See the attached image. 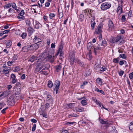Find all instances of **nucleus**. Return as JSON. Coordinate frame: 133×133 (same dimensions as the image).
<instances>
[{"mask_svg":"<svg viewBox=\"0 0 133 133\" xmlns=\"http://www.w3.org/2000/svg\"><path fill=\"white\" fill-rule=\"evenodd\" d=\"M123 37L121 35H118L116 37H112L110 39V42L112 43H116L119 42L121 43L122 42Z\"/></svg>","mask_w":133,"mask_h":133,"instance_id":"obj_1","label":"nucleus"},{"mask_svg":"<svg viewBox=\"0 0 133 133\" xmlns=\"http://www.w3.org/2000/svg\"><path fill=\"white\" fill-rule=\"evenodd\" d=\"M111 4L109 2H107L102 4L101 8V9L106 10L109 9L111 6Z\"/></svg>","mask_w":133,"mask_h":133,"instance_id":"obj_2","label":"nucleus"},{"mask_svg":"<svg viewBox=\"0 0 133 133\" xmlns=\"http://www.w3.org/2000/svg\"><path fill=\"white\" fill-rule=\"evenodd\" d=\"M42 58H38L37 61L36 62V65L37 66H40L39 68L41 70L44 66V63L42 61Z\"/></svg>","mask_w":133,"mask_h":133,"instance_id":"obj_3","label":"nucleus"},{"mask_svg":"<svg viewBox=\"0 0 133 133\" xmlns=\"http://www.w3.org/2000/svg\"><path fill=\"white\" fill-rule=\"evenodd\" d=\"M103 24V23H100L97 28L96 29L95 32V33L97 34H99V33H101L102 32V29Z\"/></svg>","mask_w":133,"mask_h":133,"instance_id":"obj_4","label":"nucleus"},{"mask_svg":"<svg viewBox=\"0 0 133 133\" xmlns=\"http://www.w3.org/2000/svg\"><path fill=\"white\" fill-rule=\"evenodd\" d=\"M93 52L95 54V55L97 53H98L102 48V47H101L99 44L97 45H93Z\"/></svg>","mask_w":133,"mask_h":133,"instance_id":"obj_5","label":"nucleus"},{"mask_svg":"<svg viewBox=\"0 0 133 133\" xmlns=\"http://www.w3.org/2000/svg\"><path fill=\"white\" fill-rule=\"evenodd\" d=\"M39 45L38 44L34 43L29 45L30 51H33L37 49L39 47Z\"/></svg>","mask_w":133,"mask_h":133,"instance_id":"obj_6","label":"nucleus"},{"mask_svg":"<svg viewBox=\"0 0 133 133\" xmlns=\"http://www.w3.org/2000/svg\"><path fill=\"white\" fill-rule=\"evenodd\" d=\"M98 44L102 48H103L107 45V43L106 40L104 39L100 40L98 41Z\"/></svg>","mask_w":133,"mask_h":133,"instance_id":"obj_7","label":"nucleus"},{"mask_svg":"<svg viewBox=\"0 0 133 133\" xmlns=\"http://www.w3.org/2000/svg\"><path fill=\"white\" fill-rule=\"evenodd\" d=\"M63 46L62 45H60L59 46L57 52L55 55V56H57L59 53L60 56H61L63 54V52L62 51Z\"/></svg>","mask_w":133,"mask_h":133,"instance_id":"obj_8","label":"nucleus"},{"mask_svg":"<svg viewBox=\"0 0 133 133\" xmlns=\"http://www.w3.org/2000/svg\"><path fill=\"white\" fill-rule=\"evenodd\" d=\"M60 82L58 80L56 81L54 85V86H55V88L54 89V91H56V93L57 94L58 90L59 89V87L60 85Z\"/></svg>","mask_w":133,"mask_h":133,"instance_id":"obj_9","label":"nucleus"},{"mask_svg":"<svg viewBox=\"0 0 133 133\" xmlns=\"http://www.w3.org/2000/svg\"><path fill=\"white\" fill-rule=\"evenodd\" d=\"M108 25L109 27V29L110 31H112L114 29L115 26L113 22L110 19L108 22Z\"/></svg>","mask_w":133,"mask_h":133,"instance_id":"obj_10","label":"nucleus"},{"mask_svg":"<svg viewBox=\"0 0 133 133\" xmlns=\"http://www.w3.org/2000/svg\"><path fill=\"white\" fill-rule=\"evenodd\" d=\"M46 59L48 61L51 63H53L54 61V57L51 55H48L46 57Z\"/></svg>","mask_w":133,"mask_h":133,"instance_id":"obj_11","label":"nucleus"},{"mask_svg":"<svg viewBox=\"0 0 133 133\" xmlns=\"http://www.w3.org/2000/svg\"><path fill=\"white\" fill-rule=\"evenodd\" d=\"M11 79H12V82L13 84H14L17 80V79L16 78L15 75L14 74H12L10 76Z\"/></svg>","mask_w":133,"mask_h":133,"instance_id":"obj_12","label":"nucleus"},{"mask_svg":"<svg viewBox=\"0 0 133 133\" xmlns=\"http://www.w3.org/2000/svg\"><path fill=\"white\" fill-rule=\"evenodd\" d=\"M34 23V26L35 29H39L42 27L41 25L38 21H35Z\"/></svg>","mask_w":133,"mask_h":133,"instance_id":"obj_13","label":"nucleus"},{"mask_svg":"<svg viewBox=\"0 0 133 133\" xmlns=\"http://www.w3.org/2000/svg\"><path fill=\"white\" fill-rule=\"evenodd\" d=\"M34 42L35 43H39L41 42V40L39 38H38L37 36H35L33 39Z\"/></svg>","mask_w":133,"mask_h":133,"instance_id":"obj_14","label":"nucleus"},{"mask_svg":"<svg viewBox=\"0 0 133 133\" xmlns=\"http://www.w3.org/2000/svg\"><path fill=\"white\" fill-rule=\"evenodd\" d=\"M4 68L3 69V70L2 71L3 74L5 75L8 74L9 73V71L8 70V67L6 66L3 67Z\"/></svg>","mask_w":133,"mask_h":133,"instance_id":"obj_15","label":"nucleus"},{"mask_svg":"<svg viewBox=\"0 0 133 133\" xmlns=\"http://www.w3.org/2000/svg\"><path fill=\"white\" fill-rule=\"evenodd\" d=\"M76 62H77L81 66V67H84V64L83 62L78 59H76Z\"/></svg>","mask_w":133,"mask_h":133,"instance_id":"obj_16","label":"nucleus"},{"mask_svg":"<svg viewBox=\"0 0 133 133\" xmlns=\"http://www.w3.org/2000/svg\"><path fill=\"white\" fill-rule=\"evenodd\" d=\"M38 58V57H37L33 55L29 58L28 61L31 62H33L35 60L37 59Z\"/></svg>","mask_w":133,"mask_h":133,"instance_id":"obj_17","label":"nucleus"},{"mask_svg":"<svg viewBox=\"0 0 133 133\" xmlns=\"http://www.w3.org/2000/svg\"><path fill=\"white\" fill-rule=\"evenodd\" d=\"M22 50L24 52H26L30 50L29 45L28 46H24L22 48Z\"/></svg>","mask_w":133,"mask_h":133,"instance_id":"obj_18","label":"nucleus"},{"mask_svg":"<svg viewBox=\"0 0 133 133\" xmlns=\"http://www.w3.org/2000/svg\"><path fill=\"white\" fill-rule=\"evenodd\" d=\"M87 49H90V50L91 51L93 49V46H92L91 43V42L88 43L87 44Z\"/></svg>","mask_w":133,"mask_h":133,"instance_id":"obj_19","label":"nucleus"},{"mask_svg":"<svg viewBox=\"0 0 133 133\" xmlns=\"http://www.w3.org/2000/svg\"><path fill=\"white\" fill-rule=\"evenodd\" d=\"M75 109L76 111L78 112L83 111L84 110V109L81 107H76L75 108Z\"/></svg>","mask_w":133,"mask_h":133,"instance_id":"obj_20","label":"nucleus"},{"mask_svg":"<svg viewBox=\"0 0 133 133\" xmlns=\"http://www.w3.org/2000/svg\"><path fill=\"white\" fill-rule=\"evenodd\" d=\"M46 100L50 102H52V98L51 95H47L46 97Z\"/></svg>","mask_w":133,"mask_h":133,"instance_id":"obj_21","label":"nucleus"},{"mask_svg":"<svg viewBox=\"0 0 133 133\" xmlns=\"http://www.w3.org/2000/svg\"><path fill=\"white\" fill-rule=\"evenodd\" d=\"M121 3H118V6L117 8V13L120 10H122V4Z\"/></svg>","mask_w":133,"mask_h":133,"instance_id":"obj_22","label":"nucleus"},{"mask_svg":"<svg viewBox=\"0 0 133 133\" xmlns=\"http://www.w3.org/2000/svg\"><path fill=\"white\" fill-rule=\"evenodd\" d=\"M12 45V42L10 40H8L6 43V46L7 48H10Z\"/></svg>","mask_w":133,"mask_h":133,"instance_id":"obj_23","label":"nucleus"},{"mask_svg":"<svg viewBox=\"0 0 133 133\" xmlns=\"http://www.w3.org/2000/svg\"><path fill=\"white\" fill-rule=\"evenodd\" d=\"M61 68L62 66L61 65H57L55 67L56 71L57 72H59L61 70Z\"/></svg>","mask_w":133,"mask_h":133,"instance_id":"obj_24","label":"nucleus"},{"mask_svg":"<svg viewBox=\"0 0 133 133\" xmlns=\"http://www.w3.org/2000/svg\"><path fill=\"white\" fill-rule=\"evenodd\" d=\"M34 29L31 27H29L28 28L27 31L29 34L31 35L33 32Z\"/></svg>","mask_w":133,"mask_h":133,"instance_id":"obj_25","label":"nucleus"},{"mask_svg":"<svg viewBox=\"0 0 133 133\" xmlns=\"http://www.w3.org/2000/svg\"><path fill=\"white\" fill-rule=\"evenodd\" d=\"M39 72L40 74H44L45 75H47L48 74V73H47V71L43 69L39 71Z\"/></svg>","mask_w":133,"mask_h":133,"instance_id":"obj_26","label":"nucleus"},{"mask_svg":"<svg viewBox=\"0 0 133 133\" xmlns=\"http://www.w3.org/2000/svg\"><path fill=\"white\" fill-rule=\"evenodd\" d=\"M91 11V10L88 9H86L85 10H84V11L85 14V15L87 13V14H90Z\"/></svg>","mask_w":133,"mask_h":133,"instance_id":"obj_27","label":"nucleus"},{"mask_svg":"<svg viewBox=\"0 0 133 133\" xmlns=\"http://www.w3.org/2000/svg\"><path fill=\"white\" fill-rule=\"evenodd\" d=\"M129 129L132 131H133V122L130 123L129 127Z\"/></svg>","mask_w":133,"mask_h":133,"instance_id":"obj_28","label":"nucleus"},{"mask_svg":"<svg viewBox=\"0 0 133 133\" xmlns=\"http://www.w3.org/2000/svg\"><path fill=\"white\" fill-rule=\"evenodd\" d=\"M120 60L119 57H118L116 58H114L113 60V62L115 63H118Z\"/></svg>","mask_w":133,"mask_h":133,"instance_id":"obj_29","label":"nucleus"},{"mask_svg":"<svg viewBox=\"0 0 133 133\" xmlns=\"http://www.w3.org/2000/svg\"><path fill=\"white\" fill-rule=\"evenodd\" d=\"M84 16L83 14H81L79 16V21L81 22H82L84 20Z\"/></svg>","mask_w":133,"mask_h":133,"instance_id":"obj_30","label":"nucleus"},{"mask_svg":"<svg viewBox=\"0 0 133 133\" xmlns=\"http://www.w3.org/2000/svg\"><path fill=\"white\" fill-rule=\"evenodd\" d=\"M126 15H123L121 18V21L122 22H124L126 21V18L125 17Z\"/></svg>","mask_w":133,"mask_h":133,"instance_id":"obj_31","label":"nucleus"},{"mask_svg":"<svg viewBox=\"0 0 133 133\" xmlns=\"http://www.w3.org/2000/svg\"><path fill=\"white\" fill-rule=\"evenodd\" d=\"M99 121L102 124H109L108 122L106 121H105L103 119H101L99 120Z\"/></svg>","mask_w":133,"mask_h":133,"instance_id":"obj_32","label":"nucleus"},{"mask_svg":"<svg viewBox=\"0 0 133 133\" xmlns=\"http://www.w3.org/2000/svg\"><path fill=\"white\" fill-rule=\"evenodd\" d=\"M53 85V84L51 81H49L48 82V85L49 88L52 87Z\"/></svg>","mask_w":133,"mask_h":133,"instance_id":"obj_33","label":"nucleus"},{"mask_svg":"<svg viewBox=\"0 0 133 133\" xmlns=\"http://www.w3.org/2000/svg\"><path fill=\"white\" fill-rule=\"evenodd\" d=\"M81 103L83 106H84L87 104V101L85 100H82L81 102Z\"/></svg>","mask_w":133,"mask_h":133,"instance_id":"obj_34","label":"nucleus"},{"mask_svg":"<svg viewBox=\"0 0 133 133\" xmlns=\"http://www.w3.org/2000/svg\"><path fill=\"white\" fill-rule=\"evenodd\" d=\"M91 73L90 71H89L88 70H86L84 75L85 76H87L90 75Z\"/></svg>","mask_w":133,"mask_h":133,"instance_id":"obj_35","label":"nucleus"},{"mask_svg":"<svg viewBox=\"0 0 133 133\" xmlns=\"http://www.w3.org/2000/svg\"><path fill=\"white\" fill-rule=\"evenodd\" d=\"M127 57L126 55L124 54H121L119 55V58L123 59H125Z\"/></svg>","mask_w":133,"mask_h":133,"instance_id":"obj_36","label":"nucleus"},{"mask_svg":"<svg viewBox=\"0 0 133 133\" xmlns=\"http://www.w3.org/2000/svg\"><path fill=\"white\" fill-rule=\"evenodd\" d=\"M11 3H9L4 6V8H6L8 9L10 7H11Z\"/></svg>","mask_w":133,"mask_h":133,"instance_id":"obj_37","label":"nucleus"},{"mask_svg":"<svg viewBox=\"0 0 133 133\" xmlns=\"http://www.w3.org/2000/svg\"><path fill=\"white\" fill-rule=\"evenodd\" d=\"M96 81L98 83L102 84V79L99 78H97Z\"/></svg>","mask_w":133,"mask_h":133,"instance_id":"obj_38","label":"nucleus"},{"mask_svg":"<svg viewBox=\"0 0 133 133\" xmlns=\"http://www.w3.org/2000/svg\"><path fill=\"white\" fill-rule=\"evenodd\" d=\"M76 59H75L73 57H71L70 58V63L71 64H73V62H75L76 63Z\"/></svg>","mask_w":133,"mask_h":133,"instance_id":"obj_39","label":"nucleus"},{"mask_svg":"<svg viewBox=\"0 0 133 133\" xmlns=\"http://www.w3.org/2000/svg\"><path fill=\"white\" fill-rule=\"evenodd\" d=\"M50 18L51 19H53V18L55 16V15L53 13H51L49 15Z\"/></svg>","mask_w":133,"mask_h":133,"instance_id":"obj_40","label":"nucleus"},{"mask_svg":"<svg viewBox=\"0 0 133 133\" xmlns=\"http://www.w3.org/2000/svg\"><path fill=\"white\" fill-rule=\"evenodd\" d=\"M95 24L96 23L95 22L91 23V26L92 30H93L94 29Z\"/></svg>","mask_w":133,"mask_h":133,"instance_id":"obj_41","label":"nucleus"},{"mask_svg":"<svg viewBox=\"0 0 133 133\" xmlns=\"http://www.w3.org/2000/svg\"><path fill=\"white\" fill-rule=\"evenodd\" d=\"M75 103H70L68 104V106L71 108H72L74 107H75Z\"/></svg>","mask_w":133,"mask_h":133,"instance_id":"obj_42","label":"nucleus"},{"mask_svg":"<svg viewBox=\"0 0 133 133\" xmlns=\"http://www.w3.org/2000/svg\"><path fill=\"white\" fill-rule=\"evenodd\" d=\"M25 12L24 10L23 9L21 10L19 14V15L21 16H23V15L24 14Z\"/></svg>","mask_w":133,"mask_h":133,"instance_id":"obj_43","label":"nucleus"},{"mask_svg":"<svg viewBox=\"0 0 133 133\" xmlns=\"http://www.w3.org/2000/svg\"><path fill=\"white\" fill-rule=\"evenodd\" d=\"M88 83L87 82L85 81L83 82V84L81 85V87L82 88H84V86L87 84Z\"/></svg>","mask_w":133,"mask_h":133,"instance_id":"obj_44","label":"nucleus"},{"mask_svg":"<svg viewBox=\"0 0 133 133\" xmlns=\"http://www.w3.org/2000/svg\"><path fill=\"white\" fill-rule=\"evenodd\" d=\"M11 5L12 6V8L13 9H14L15 10H16L17 6L15 3H13L12 4V5Z\"/></svg>","mask_w":133,"mask_h":133,"instance_id":"obj_45","label":"nucleus"},{"mask_svg":"<svg viewBox=\"0 0 133 133\" xmlns=\"http://www.w3.org/2000/svg\"><path fill=\"white\" fill-rule=\"evenodd\" d=\"M36 125L34 124H33V126L32 128V131H34L36 129Z\"/></svg>","mask_w":133,"mask_h":133,"instance_id":"obj_46","label":"nucleus"},{"mask_svg":"<svg viewBox=\"0 0 133 133\" xmlns=\"http://www.w3.org/2000/svg\"><path fill=\"white\" fill-rule=\"evenodd\" d=\"M26 34L25 33H23L21 36V37H22L23 39L25 38L26 37Z\"/></svg>","mask_w":133,"mask_h":133,"instance_id":"obj_47","label":"nucleus"},{"mask_svg":"<svg viewBox=\"0 0 133 133\" xmlns=\"http://www.w3.org/2000/svg\"><path fill=\"white\" fill-rule=\"evenodd\" d=\"M106 69V68H105V67L103 66L101 67L100 68V70H99L102 71H105Z\"/></svg>","mask_w":133,"mask_h":133,"instance_id":"obj_48","label":"nucleus"},{"mask_svg":"<svg viewBox=\"0 0 133 133\" xmlns=\"http://www.w3.org/2000/svg\"><path fill=\"white\" fill-rule=\"evenodd\" d=\"M19 70V67H15L14 70V71L15 72H17Z\"/></svg>","mask_w":133,"mask_h":133,"instance_id":"obj_49","label":"nucleus"},{"mask_svg":"<svg viewBox=\"0 0 133 133\" xmlns=\"http://www.w3.org/2000/svg\"><path fill=\"white\" fill-rule=\"evenodd\" d=\"M129 78L130 79H132L133 78V72L130 73L129 74Z\"/></svg>","mask_w":133,"mask_h":133,"instance_id":"obj_50","label":"nucleus"},{"mask_svg":"<svg viewBox=\"0 0 133 133\" xmlns=\"http://www.w3.org/2000/svg\"><path fill=\"white\" fill-rule=\"evenodd\" d=\"M48 65H49L48 64H46L44 65V66L45 67L43 69H44V70H48L49 69V68L47 67Z\"/></svg>","mask_w":133,"mask_h":133,"instance_id":"obj_51","label":"nucleus"},{"mask_svg":"<svg viewBox=\"0 0 133 133\" xmlns=\"http://www.w3.org/2000/svg\"><path fill=\"white\" fill-rule=\"evenodd\" d=\"M8 108V107H7L6 108H5L3 109L1 111V112L3 114H4L5 113V111H6L7 109Z\"/></svg>","mask_w":133,"mask_h":133,"instance_id":"obj_52","label":"nucleus"},{"mask_svg":"<svg viewBox=\"0 0 133 133\" xmlns=\"http://www.w3.org/2000/svg\"><path fill=\"white\" fill-rule=\"evenodd\" d=\"M77 116V114H71L70 115H69V118H70V116L71 117H76Z\"/></svg>","mask_w":133,"mask_h":133,"instance_id":"obj_53","label":"nucleus"},{"mask_svg":"<svg viewBox=\"0 0 133 133\" xmlns=\"http://www.w3.org/2000/svg\"><path fill=\"white\" fill-rule=\"evenodd\" d=\"M63 12H60L59 14V18H62L63 16Z\"/></svg>","mask_w":133,"mask_h":133,"instance_id":"obj_54","label":"nucleus"},{"mask_svg":"<svg viewBox=\"0 0 133 133\" xmlns=\"http://www.w3.org/2000/svg\"><path fill=\"white\" fill-rule=\"evenodd\" d=\"M119 64L121 65H122L124 64V60H121L119 62Z\"/></svg>","mask_w":133,"mask_h":133,"instance_id":"obj_55","label":"nucleus"},{"mask_svg":"<svg viewBox=\"0 0 133 133\" xmlns=\"http://www.w3.org/2000/svg\"><path fill=\"white\" fill-rule=\"evenodd\" d=\"M124 71H123L121 70L119 73V75L120 76H122L123 74Z\"/></svg>","mask_w":133,"mask_h":133,"instance_id":"obj_56","label":"nucleus"},{"mask_svg":"<svg viewBox=\"0 0 133 133\" xmlns=\"http://www.w3.org/2000/svg\"><path fill=\"white\" fill-rule=\"evenodd\" d=\"M25 22L26 25L28 26H30V23L29 21L28 20H26L25 21Z\"/></svg>","mask_w":133,"mask_h":133,"instance_id":"obj_57","label":"nucleus"},{"mask_svg":"<svg viewBox=\"0 0 133 133\" xmlns=\"http://www.w3.org/2000/svg\"><path fill=\"white\" fill-rule=\"evenodd\" d=\"M95 17L94 16H92V18L91 19V23L95 22Z\"/></svg>","mask_w":133,"mask_h":133,"instance_id":"obj_58","label":"nucleus"},{"mask_svg":"<svg viewBox=\"0 0 133 133\" xmlns=\"http://www.w3.org/2000/svg\"><path fill=\"white\" fill-rule=\"evenodd\" d=\"M99 35L98 36V38L99 39V40H100L101 39H102V36L101 33H99Z\"/></svg>","mask_w":133,"mask_h":133,"instance_id":"obj_59","label":"nucleus"},{"mask_svg":"<svg viewBox=\"0 0 133 133\" xmlns=\"http://www.w3.org/2000/svg\"><path fill=\"white\" fill-rule=\"evenodd\" d=\"M68 131L66 130H65V129H63L62 130V131L61 132V133H68Z\"/></svg>","mask_w":133,"mask_h":133,"instance_id":"obj_60","label":"nucleus"},{"mask_svg":"<svg viewBox=\"0 0 133 133\" xmlns=\"http://www.w3.org/2000/svg\"><path fill=\"white\" fill-rule=\"evenodd\" d=\"M55 43H52L51 44V48H55Z\"/></svg>","mask_w":133,"mask_h":133,"instance_id":"obj_61","label":"nucleus"},{"mask_svg":"<svg viewBox=\"0 0 133 133\" xmlns=\"http://www.w3.org/2000/svg\"><path fill=\"white\" fill-rule=\"evenodd\" d=\"M31 121L33 123H35L37 122V120L34 118L31 119Z\"/></svg>","mask_w":133,"mask_h":133,"instance_id":"obj_62","label":"nucleus"},{"mask_svg":"<svg viewBox=\"0 0 133 133\" xmlns=\"http://www.w3.org/2000/svg\"><path fill=\"white\" fill-rule=\"evenodd\" d=\"M98 92H99L103 95H105V93L103 91L100 90L99 89L98 90Z\"/></svg>","mask_w":133,"mask_h":133,"instance_id":"obj_63","label":"nucleus"},{"mask_svg":"<svg viewBox=\"0 0 133 133\" xmlns=\"http://www.w3.org/2000/svg\"><path fill=\"white\" fill-rule=\"evenodd\" d=\"M17 18H18L21 19H24V17L23 16H17Z\"/></svg>","mask_w":133,"mask_h":133,"instance_id":"obj_64","label":"nucleus"}]
</instances>
